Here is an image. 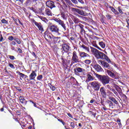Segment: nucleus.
<instances>
[{
	"label": "nucleus",
	"instance_id": "17",
	"mask_svg": "<svg viewBox=\"0 0 129 129\" xmlns=\"http://www.w3.org/2000/svg\"><path fill=\"white\" fill-rule=\"evenodd\" d=\"M62 49L65 52H68L70 49V46H69V45L67 44H63L62 45Z\"/></svg>",
	"mask_w": 129,
	"mask_h": 129
},
{
	"label": "nucleus",
	"instance_id": "21",
	"mask_svg": "<svg viewBox=\"0 0 129 129\" xmlns=\"http://www.w3.org/2000/svg\"><path fill=\"white\" fill-rule=\"evenodd\" d=\"M18 75H19V76L20 77L21 80H23V79H22V78H27V77H28V76H27L21 72H19Z\"/></svg>",
	"mask_w": 129,
	"mask_h": 129
},
{
	"label": "nucleus",
	"instance_id": "42",
	"mask_svg": "<svg viewBox=\"0 0 129 129\" xmlns=\"http://www.w3.org/2000/svg\"><path fill=\"white\" fill-rule=\"evenodd\" d=\"M2 23H3V24H8V21L6 20V19H3L2 21H1Z\"/></svg>",
	"mask_w": 129,
	"mask_h": 129
},
{
	"label": "nucleus",
	"instance_id": "19",
	"mask_svg": "<svg viewBox=\"0 0 129 129\" xmlns=\"http://www.w3.org/2000/svg\"><path fill=\"white\" fill-rule=\"evenodd\" d=\"M60 16L63 20H66V19H67V14H66L65 11H61L60 12Z\"/></svg>",
	"mask_w": 129,
	"mask_h": 129
},
{
	"label": "nucleus",
	"instance_id": "9",
	"mask_svg": "<svg viewBox=\"0 0 129 129\" xmlns=\"http://www.w3.org/2000/svg\"><path fill=\"white\" fill-rule=\"evenodd\" d=\"M91 85L93 87L94 90H96L97 91L99 90V88H100L99 83H98V82H93L91 83Z\"/></svg>",
	"mask_w": 129,
	"mask_h": 129
},
{
	"label": "nucleus",
	"instance_id": "8",
	"mask_svg": "<svg viewBox=\"0 0 129 129\" xmlns=\"http://www.w3.org/2000/svg\"><path fill=\"white\" fill-rule=\"evenodd\" d=\"M80 59H91V56L84 52H79Z\"/></svg>",
	"mask_w": 129,
	"mask_h": 129
},
{
	"label": "nucleus",
	"instance_id": "15",
	"mask_svg": "<svg viewBox=\"0 0 129 129\" xmlns=\"http://www.w3.org/2000/svg\"><path fill=\"white\" fill-rule=\"evenodd\" d=\"M101 94L104 98L106 97V92H105V88L102 87L100 89Z\"/></svg>",
	"mask_w": 129,
	"mask_h": 129
},
{
	"label": "nucleus",
	"instance_id": "48",
	"mask_svg": "<svg viewBox=\"0 0 129 129\" xmlns=\"http://www.w3.org/2000/svg\"><path fill=\"white\" fill-rule=\"evenodd\" d=\"M79 18H82V19H83V20H84V21H85V20H86V17H83V16H81L80 15H79Z\"/></svg>",
	"mask_w": 129,
	"mask_h": 129
},
{
	"label": "nucleus",
	"instance_id": "46",
	"mask_svg": "<svg viewBox=\"0 0 129 129\" xmlns=\"http://www.w3.org/2000/svg\"><path fill=\"white\" fill-rule=\"evenodd\" d=\"M72 3H73V4H75L76 5H77V4H78V2H77V0H71Z\"/></svg>",
	"mask_w": 129,
	"mask_h": 129
},
{
	"label": "nucleus",
	"instance_id": "5",
	"mask_svg": "<svg viewBox=\"0 0 129 129\" xmlns=\"http://www.w3.org/2000/svg\"><path fill=\"white\" fill-rule=\"evenodd\" d=\"M106 73L107 75L113 79H117L118 78V75H117V72L112 73L110 70H106Z\"/></svg>",
	"mask_w": 129,
	"mask_h": 129
},
{
	"label": "nucleus",
	"instance_id": "6",
	"mask_svg": "<svg viewBox=\"0 0 129 129\" xmlns=\"http://www.w3.org/2000/svg\"><path fill=\"white\" fill-rule=\"evenodd\" d=\"M54 22H56V23H57L58 25H60L63 28V29L64 30V31H66V25H65V23H64V21L61 20L59 18H55L53 19Z\"/></svg>",
	"mask_w": 129,
	"mask_h": 129
},
{
	"label": "nucleus",
	"instance_id": "38",
	"mask_svg": "<svg viewBox=\"0 0 129 129\" xmlns=\"http://www.w3.org/2000/svg\"><path fill=\"white\" fill-rule=\"evenodd\" d=\"M71 126L72 127V128H75V124L73 122H71L70 123Z\"/></svg>",
	"mask_w": 129,
	"mask_h": 129
},
{
	"label": "nucleus",
	"instance_id": "58",
	"mask_svg": "<svg viewBox=\"0 0 129 129\" xmlns=\"http://www.w3.org/2000/svg\"><path fill=\"white\" fill-rule=\"evenodd\" d=\"M68 116H69V117H71V118H73V116H72V115H71L70 113H68Z\"/></svg>",
	"mask_w": 129,
	"mask_h": 129
},
{
	"label": "nucleus",
	"instance_id": "55",
	"mask_svg": "<svg viewBox=\"0 0 129 129\" xmlns=\"http://www.w3.org/2000/svg\"><path fill=\"white\" fill-rule=\"evenodd\" d=\"M79 3H80L81 4H84V1L83 0H78Z\"/></svg>",
	"mask_w": 129,
	"mask_h": 129
},
{
	"label": "nucleus",
	"instance_id": "10",
	"mask_svg": "<svg viewBox=\"0 0 129 129\" xmlns=\"http://www.w3.org/2000/svg\"><path fill=\"white\" fill-rule=\"evenodd\" d=\"M33 23L36 27H37L39 31H41V32H44V28L43 27V25L41 24V23H38L35 20L33 21Z\"/></svg>",
	"mask_w": 129,
	"mask_h": 129
},
{
	"label": "nucleus",
	"instance_id": "36",
	"mask_svg": "<svg viewBox=\"0 0 129 129\" xmlns=\"http://www.w3.org/2000/svg\"><path fill=\"white\" fill-rule=\"evenodd\" d=\"M93 47L97 48V49H98V50H100V51H101V48H100V47H99L98 46H97V44H93Z\"/></svg>",
	"mask_w": 129,
	"mask_h": 129
},
{
	"label": "nucleus",
	"instance_id": "2",
	"mask_svg": "<svg viewBox=\"0 0 129 129\" xmlns=\"http://www.w3.org/2000/svg\"><path fill=\"white\" fill-rule=\"evenodd\" d=\"M95 76L101 82L103 85H106L109 83L110 78L108 76H102L97 74H95Z\"/></svg>",
	"mask_w": 129,
	"mask_h": 129
},
{
	"label": "nucleus",
	"instance_id": "29",
	"mask_svg": "<svg viewBox=\"0 0 129 129\" xmlns=\"http://www.w3.org/2000/svg\"><path fill=\"white\" fill-rule=\"evenodd\" d=\"M99 45L101 47V48H103V49H104L105 48V43H104L102 41H100L99 42Z\"/></svg>",
	"mask_w": 129,
	"mask_h": 129
},
{
	"label": "nucleus",
	"instance_id": "50",
	"mask_svg": "<svg viewBox=\"0 0 129 129\" xmlns=\"http://www.w3.org/2000/svg\"><path fill=\"white\" fill-rule=\"evenodd\" d=\"M106 18L108 20H110V19H111V16L110 15H106Z\"/></svg>",
	"mask_w": 129,
	"mask_h": 129
},
{
	"label": "nucleus",
	"instance_id": "7",
	"mask_svg": "<svg viewBox=\"0 0 129 129\" xmlns=\"http://www.w3.org/2000/svg\"><path fill=\"white\" fill-rule=\"evenodd\" d=\"M72 61L74 62V63H79L80 62V60H79V57L77 55V52L76 51H74L73 52V56L72 58Z\"/></svg>",
	"mask_w": 129,
	"mask_h": 129
},
{
	"label": "nucleus",
	"instance_id": "54",
	"mask_svg": "<svg viewBox=\"0 0 129 129\" xmlns=\"http://www.w3.org/2000/svg\"><path fill=\"white\" fill-rule=\"evenodd\" d=\"M106 87H107V88H108V89H109L110 90V89H111L112 88H111L110 86L109 85H107Z\"/></svg>",
	"mask_w": 129,
	"mask_h": 129
},
{
	"label": "nucleus",
	"instance_id": "45",
	"mask_svg": "<svg viewBox=\"0 0 129 129\" xmlns=\"http://www.w3.org/2000/svg\"><path fill=\"white\" fill-rule=\"evenodd\" d=\"M106 59L107 62H108V63H110V59L108 58V57H107V56H106V58H105Z\"/></svg>",
	"mask_w": 129,
	"mask_h": 129
},
{
	"label": "nucleus",
	"instance_id": "52",
	"mask_svg": "<svg viewBox=\"0 0 129 129\" xmlns=\"http://www.w3.org/2000/svg\"><path fill=\"white\" fill-rule=\"evenodd\" d=\"M32 55L34 56V57H35V58H37V55H36V53H35V52H32Z\"/></svg>",
	"mask_w": 129,
	"mask_h": 129
},
{
	"label": "nucleus",
	"instance_id": "12",
	"mask_svg": "<svg viewBox=\"0 0 129 129\" xmlns=\"http://www.w3.org/2000/svg\"><path fill=\"white\" fill-rule=\"evenodd\" d=\"M46 7H48V8H50V9H53V8H56V6H55V4L54 3V2L48 1H47L46 3Z\"/></svg>",
	"mask_w": 129,
	"mask_h": 129
},
{
	"label": "nucleus",
	"instance_id": "16",
	"mask_svg": "<svg viewBox=\"0 0 129 129\" xmlns=\"http://www.w3.org/2000/svg\"><path fill=\"white\" fill-rule=\"evenodd\" d=\"M94 69L96 71H97V72H102L103 71V69H102V68L99 64H95L94 66Z\"/></svg>",
	"mask_w": 129,
	"mask_h": 129
},
{
	"label": "nucleus",
	"instance_id": "28",
	"mask_svg": "<svg viewBox=\"0 0 129 129\" xmlns=\"http://www.w3.org/2000/svg\"><path fill=\"white\" fill-rule=\"evenodd\" d=\"M82 48H83V49H85V51H86V52H90V51L89 50V47H88L84 45H83L82 46Z\"/></svg>",
	"mask_w": 129,
	"mask_h": 129
},
{
	"label": "nucleus",
	"instance_id": "20",
	"mask_svg": "<svg viewBox=\"0 0 129 129\" xmlns=\"http://www.w3.org/2000/svg\"><path fill=\"white\" fill-rule=\"evenodd\" d=\"M100 62H101V65H102L104 68H108L109 67V64H108V63L102 61H100Z\"/></svg>",
	"mask_w": 129,
	"mask_h": 129
},
{
	"label": "nucleus",
	"instance_id": "40",
	"mask_svg": "<svg viewBox=\"0 0 129 129\" xmlns=\"http://www.w3.org/2000/svg\"><path fill=\"white\" fill-rule=\"evenodd\" d=\"M74 22L76 23H79V20L76 17L74 18Z\"/></svg>",
	"mask_w": 129,
	"mask_h": 129
},
{
	"label": "nucleus",
	"instance_id": "13",
	"mask_svg": "<svg viewBox=\"0 0 129 129\" xmlns=\"http://www.w3.org/2000/svg\"><path fill=\"white\" fill-rule=\"evenodd\" d=\"M85 71V70L79 67L76 68L74 69V72L76 75H78L79 73H82Z\"/></svg>",
	"mask_w": 129,
	"mask_h": 129
},
{
	"label": "nucleus",
	"instance_id": "53",
	"mask_svg": "<svg viewBox=\"0 0 129 129\" xmlns=\"http://www.w3.org/2000/svg\"><path fill=\"white\" fill-rule=\"evenodd\" d=\"M79 27H80V29H83V25H82V24H79Z\"/></svg>",
	"mask_w": 129,
	"mask_h": 129
},
{
	"label": "nucleus",
	"instance_id": "32",
	"mask_svg": "<svg viewBox=\"0 0 129 129\" xmlns=\"http://www.w3.org/2000/svg\"><path fill=\"white\" fill-rule=\"evenodd\" d=\"M37 80H39L40 81H41V80L43 79V75H41L38 76L37 77Z\"/></svg>",
	"mask_w": 129,
	"mask_h": 129
},
{
	"label": "nucleus",
	"instance_id": "60",
	"mask_svg": "<svg viewBox=\"0 0 129 129\" xmlns=\"http://www.w3.org/2000/svg\"><path fill=\"white\" fill-rule=\"evenodd\" d=\"M11 44H12V45H14L15 46V45H16V42L12 41Z\"/></svg>",
	"mask_w": 129,
	"mask_h": 129
},
{
	"label": "nucleus",
	"instance_id": "3",
	"mask_svg": "<svg viewBox=\"0 0 129 129\" xmlns=\"http://www.w3.org/2000/svg\"><path fill=\"white\" fill-rule=\"evenodd\" d=\"M49 30L53 34H55L56 36H59L60 33H59V28L56 25H51L49 27Z\"/></svg>",
	"mask_w": 129,
	"mask_h": 129
},
{
	"label": "nucleus",
	"instance_id": "56",
	"mask_svg": "<svg viewBox=\"0 0 129 129\" xmlns=\"http://www.w3.org/2000/svg\"><path fill=\"white\" fill-rule=\"evenodd\" d=\"M126 22H127V23L128 25V26H126V27H127V28H128V27H129V19H126Z\"/></svg>",
	"mask_w": 129,
	"mask_h": 129
},
{
	"label": "nucleus",
	"instance_id": "14",
	"mask_svg": "<svg viewBox=\"0 0 129 129\" xmlns=\"http://www.w3.org/2000/svg\"><path fill=\"white\" fill-rule=\"evenodd\" d=\"M37 72L36 71H32L31 74L29 75V79L30 80H35V78L37 77Z\"/></svg>",
	"mask_w": 129,
	"mask_h": 129
},
{
	"label": "nucleus",
	"instance_id": "33",
	"mask_svg": "<svg viewBox=\"0 0 129 129\" xmlns=\"http://www.w3.org/2000/svg\"><path fill=\"white\" fill-rule=\"evenodd\" d=\"M16 52H17V53H20V54L23 53V50H22L20 47L17 48V50H16Z\"/></svg>",
	"mask_w": 129,
	"mask_h": 129
},
{
	"label": "nucleus",
	"instance_id": "18",
	"mask_svg": "<svg viewBox=\"0 0 129 129\" xmlns=\"http://www.w3.org/2000/svg\"><path fill=\"white\" fill-rule=\"evenodd\" d=\"M45 14L48 17H52V11L48 8L45 9Z\"/></svg>",
	"mask_w": 129,
	"mask_h": 129
},
{
	"label": "nucleus",
	"instance_id": "62",
	"mask_svg": "<svg viewBox=\"0 0 129 129\" xmlns=\"http://www.w3.org/2000/svg\"><path fill=\"white\" fill-rule=\"evenodd\" d=\"M90 102V103H93V102H94V100H91Z\"/></svg>",
	"mask_w": 129,
	"mask_h": 129
},
{
	"label": "nucleus",
	"instance_id": "22",
	"mask_svg": "<svg viewBox=\"0 0 129 129\" xmlns=\"http://www.w3.org/2000/svg\"><path fill=\"white\" fill-rule=\"evenodd\" d=\"M109 9H110V10L112 11V12H113V13H114V14H115V15H117L118 14V12L116 10H115V9H114L113 7H111V6H109Z\"/></svg>",
	"mask_w": 129,
	"mask_h": 129
},
{
	"label": "nucleus",
	"instance_id": "26",
	"mask_svg": "<svg viewBox=\"0 0 129 129\" xmlns=\"http://www.w3.org/2000/svg\"><path fill=\"white\" fill-rule=\"evenodd\" d=\"M48 85L49 87H50V88L52 90V91H55V90H56V87H55V86L52 85V84L48 83Z\"/></svg>",
	"mask_w": 129,
	"mask_h": 129
},
{
	"label": "nucleus",
	"instance_id": "51",
	"mask_svg": "<svg viewBox=\"0 0 129 129\" xmlns=\"http://www.w3.org/2000/svg\"><path fill=\"white\" fill-rule=\"evenodd\" d=\"M11 50H12V51H15V52L17 51V50L16 49V48H15V46H12L11 47Z\"/></svg>",
	"mask_w": 129,
	"mask_h": 129
},
{
	"label": "nucleus",
	"instance_id": "23",
	"mask_svg": "<svg viewBox=\"0 0 129 129\" xmlns=\"http://www.w3.org/2000/svg\"><path fill=\"white\" fill-rule=\"evenodd\" d=\"M107 103H108L110 108H113V103H112V101L107 100Z\"/></svg>",
	"mask_w": 129,
	"mask_h": 129
},
{
	"label": "nucleus",
	"instance_id": "34",
	"mask_svg": "<svg viewBox=\"0 0 129 129\" xmlns=\"http://www.w3.org/2000/svg\"><path fill=\"white\" fill-rule=\"evenodd\" d=\"M15 42H16V43H17V44H19V45H20L21 44V40H20V39L19 38H15L14 39Z\"/></svg>",
	"mask_w": 129,
	"mask_h": 129
},
{
	"label": "nucleus",
	"instance_id": "49",
	"mask_svg": "<svg viewBox=\"0 0 129 129\" xmlns=\"http://www.w3.org/2000/svg\"><path fill=\"white\" fill-rule=\"evenodd\" d=\"M30 102H31L32 103H33L34 104V106H35V107H37V104L34 103V102H33L32 101L30 100Z\"/></svg>",
	"mask_w": 129,
	"mask_h": 129
},
{
	"label": "nucleus",
	"instance_id": "27",
	"mask_svg": "<svg viewBox=\"0 0 129 129\" xmlns=\"http://www.w3.org/2000/svg\"><path fill=\"white\" fill-rule=\"evenodd\" d=\"M19 100H20V102L21 103H25V101H26V99H25V98L22 96H20Z\"/></svg>",
	"mask_w": 129,
	"mask_h": 129
},
{
	"label": "nucleus",
	"instance_id": "57",
	"mask_svg": "<svg viewBox=\"0 0 129 129\" xmlns=\"http://www.w3.org/2000/svg\"><path fill=\"white\" fill-rule=\"evenodd\" d=\"M4 41V37H3V36L1 35V38H0V42H3Z\"/></svg>",
	"mask_w": 129,
	"mask_h": 129
},
{
	"label": "nucleus",
	"instance_id": "1",
	"mask_svg": "<svg viewBox=\"0 0 129 129\" xmlns=\"http://www.w3.org/2000/svg\"><path fill=\"white\" fill-rule=\"evenodd\" d=\"M91 49L92 54L94 55L97 59H105V58H106V55L103 52H101L99 51V50L96 49V48L92 47H91Z\"/></svg>",
	"mask_w": 129,
	"mask_h": 129
},
{
	"label": "nucleus",
	"instance_id": "35",
	"mask_svg": "<svg viewBox=\"0 0 129 129\" xmlns=\"http://www.w3.org/2000/svg\"><path fill=\"white\" fill-rule=\"evenodd\" d=\"M9 66L10 67V68H12V69H15V66H14L12 63H9Z\"/></svg>",
	"mask_w": 129,
	"mask_h": 129
},
{
	"label": "nucleus",
	"instance_id": "43",
	"mask_svg": "<svg viewBox=\"0 0 129 129\" xmlns=\"http://www.w3.org/2000/svg\"><path fill=\"white\" fill-rule=\"evenodd\" d=\"M8 40H10V41H13L14 40V37L13 36H10L8 37Z\"/></svg>",
	"mask_w": 129,
	"mask_h": 129
},
{
	"label": "nucleus",
	"instance_id": "44",
	"mask_svg": "<svg viewBox=\"0 0 129 129\" xmlns=\"http://www.w3.org/2000/svg\"><path fill=\"white\" fill-rule=\"evenodd\" d=\"M15 88H16V89H17V90H18L20 92H22V89H21V88L20 87H16Z\"/></svg>",
	"mask_w": 129,
	"mask_h": 129
},
{
	"label": "nucleus",
	"instance_id": "39",
	"mask_svg": "<svg viewBox=\"0 0 129 129\" xmlns=\"http://www.w3.org/2000/svg\"><path fill=\"white\" fill-rule=\"evenodd\" d=\"M8 57L11 59V60H16L15 56L13 55H8Z\"/></svg>",
	"mask_w": 129,
	"mask_h": 129
},
{
	"label": "nucleus",
	"instance_id": "11",
	"mask_svg": "<svg viewBox=\"0 0 129 129\" xmlns=\"http://www.w3.org/2000/svg\"><path fill=\"white\" fill-rule=\"evenodd\" d=\"M73 11H74V12H76L79 15H81V16H86V13L84 12L83 10L76 9V8H72Z\"/></svg>",
	"mask_w": 129,
	"mask_h": 129
},
{
	"label": "nucleus",
	"instance_id": "24",
	"mask_svg": "<svg viewBox=\"0 0 129 129\" xmlns=\"http://www.w3.org/2000/svg\"><path fill=\"white\" fill-rule=\"evenodd\" d=\"M109 99L110 100H111V101H112V102H113L114 103H115V104H118V102L117 101H116V100L115 99V98L112 97H109Z\"/></svg>",
	"mask_w": 129,
	"mask_h": 129
},
{
	"label": "nucleus",
	"instance_id": "4",
	"mask_svg": "<svg viewBox=\"0 0 129 129\" xmlns=\"http://www.w3.org/2000/svg\"><path fill=\"white\" fill-rule=\"evenodd\" d=\"M44 38L47 41H48V40L52 41V40L58 38V37H54L51 34V33H49L48 31L44 32Z\"/></svg>",
	"mask_w": 129,
	"mask_h": 129
},
{
	"label": "nucleus",
	"instance_id": "59",
	"mask_svg": "<svg viewBox=\"0 0 129 129\" xmlns=\"http://www.w3.org/2000/svg\"><path fill=\"white\" fill-rule=\"evenodd\" d=\"M17 2H20V3H21V4H23V3H24V0H16Z\"/></svg>",
	"mask_w": 129,
	"mask_h": 129
},
{
	"label": "nucleus",
	"instance_id": "30",
	"mask_svg": "<svg viewBox=\"0 0 129 129\" xmlns=\"http://www.w3.org/2000/svg\"><path fill=\"white\" fill-rule=\"evenodd\" d=\"M87 77L88 80H89V81H92V80H93V77L92 76H91V75L88 74Z\"/></svg>",
	"mask_w": 129,
	"mask_h": 129
},
{
	"label": "nucleus",
	"instance_id": "47",
	"mask_svg": "<svg viewBox=\"0 0 129 129\" xmlns=\"http://www.w3.org/2000/svg\"><path fill=\"white\" fill-rule=\"evenodd\" d=\"M84 32H85V30H84V28H82L81 29V34L82 35H83V33H84Z\"/></svg>",
	"mask_w": 129,
	"mask_h": 129
},
{
	"label": "nucleus",
	"instance_id": "31",
	"mask_svg": "<svg viewBox=\"0 0 129 129\" xmlns=\"http://www.w3.org/2000/svg\"><path fill=\"white\" fill-rule=\"evenodd\" d=\"M84 63H85L86 64H88V65H89V64L91 63V60H90V59H86L84 60Z\"/></svg>",
	"mask_w": 129,
	"mask_h": 129
},
{
	"label": "nucleus",
	"instance_id": "64",
	"mask_svg": "<svg viewBox=\"0 0 129 129\" xmlns=\"http://www.w3.org/2000/svg\"><path fill=\"white\" fill-rule=\"evenodd\" d=\"M77 7L78 8V9H83V7H82L77 6Z\"/></svg>",
	"mask_w": 129,
	"mask_h": 129
},
{
	"label": "nucleus",
	"instance_id": "37",
	"mask_svg": "<svg viewBox=\"0 0 129 129\" xmlns=\"http://www.w3.org/2000/svg\"><path fill=\"white\" fill-rule=\"evenodd\" d=\"M110 90L111 91H112V92H113V93H114V94H115V95H117V92H116V91H115V90H114V89L112 88V89H110Z\"/></svg>",
	"mask_w": 129,
	"mask_h": 129
},
{
	"label": "nucleus",
	"instance_id": "25",
	"mask_svg": "<svg viewBox=\"0 0 129 129\" xmlns=\"http://www.w3.org/2000/svg\"><path fill=\"white\" fill-rule=\"evenodd\" d=\"M39 19H40V20H42L43 22H44V23H48V22L49 21V20H48V19H47V18H46L45 17H43L42 16H39Z\"/></svg>",
	"mask_w": 129,
	"mask_h": 129
},
{
	"label": "nucleus",
	"instance_id": "41",
	"mask_svg": "<svg viewBox=\"0 0 129 129\" xmlns=\"http://www.w3.org/2000/svg\"><path fill=\"white\" fill-rule=\"evenodd\" d=\"M118 11L119 13H120V14H121L122 15V14H123V12H122V10H121V9H120V7H118Z\"/></svg>",
	"mask_w": 129,
	"mask_h": 129
},
{
	"label": "nucleus",
	"instance_id": "63",
	"mask_svg": "<svg viewBox=\"0 0 129 129\" xmlns=\"http://www.w3.org/2000/svg\"><path fill=\"white\" fill-rule=\"evenodd\" d=\"M102 109H103V110H106V108L104 107H102Z\"/></svg>",
	"mask_w": 129,
	"mask_h": 129
},
{
	"label": "nucleus",
	"instance_id": "61",
	"mask_svg": "<svg viewBox=\"0 0 129 129\" xmlns=\"http://www.w3.org/2000/svg\"><path fill=\"white\" fill-rule=\"evenodd\" d=\"M117 122L118 124L120 123V119H118L117 120Z\"/></svg>",
	"mask_w": 129,
	"mask_h": 129
}]
</instances>
